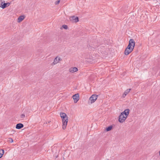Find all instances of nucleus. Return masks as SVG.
I'll return each mask as SVG.
<instances>
[{"instance_id":"nucleus-1","label":"nucleus","mask_w":160,"mask_h":160,"mask_svg":"<svg viewBox=\"0 0 160 160\" xmlns=\"http://www.w3.org/2000/svg\"><path fill=\"white\" fill-rule=\"evenodd\" d=\"M135 42L133 39H130L129 40V44L124 51L125 55H128L133 51L135 46Z\"/></svg>"},{"instance_id":"nucleus-2","label":"nucleus","mask_w":160,"mask_h":160,"mask_svg":"<svg viewBox=\"0 0 160 160\" xmlns=\"http://www.w3.org/2000/svg\"><path fill=\"white\" fill-rule=\"evenodd\" d=\"M98 95H92L90 98L89 100V102H90L91 103L94 102L97 98Z\"/></svg>"},{"instance_id":"nucleus-3","label":"nucleus","mask_w":160,"mask_h":160,"mask_svg":"<svg viewBox=\"0 0 160 160\" xmlns=\"http://www.w3.org/2000/svg\"><path fill=\"white\" fill-rule=\"evenodd\" d=\"M62 128L63 129H65L66 128L67 123L68 122V118H62Z\"/></svg>"},{"instance_id":"nucleus-4","label":"nucleus","mask_w":160,"mask_h":160,"mask_svg":"<svg viewBox=\"0 0 160 160\" xmlns=\"http://www.w3.org/2000/svg\"><path fill=\"white\" fill-rule=\"evenodd\" d=\"M127 117L123 114L121 115V114H120L119 117L118 121L120 123H122L126 120Z\"/></svg>"},{"instance_id":"nucleus-5","label":"nucleus","mask_w":160,"mask_h":160,"mask_svg":"<svg viewBox=\"0 0 160 160\" xmlns=\"http://www.w3.org/2000/svg\"><path fill=\"white\" fill-rule=\"evenodd\" d=\"M70 19L72 22H77L79 21V18L78 17L72 16L70 17Z\"/></svg>"},{"instance_id":"nucleus-6","label":"nucleus","mask_w":160,"mask_h":160,"mask_svg":"<svg viewBox=\"0 0 160 160\" xmlns=\"http://www.w3.org/2000/svg\"><path fill=\"white\" fill-rule=\"evenodd\" d=\"M72 98L73 99L74 102L77 103L79 100V95L78 93H77L72 96Z\"/></svg>"},{"instance_id":"nucleus-7","label":"nucleus","mask_w":160,"mask_h":160,"mask_svg":"<svg viewBox=\"0 0 160 160\" xmlns=\"http://www.w3.org/2000/svg\"><path fill=\"white\" fill-rule=\"evenodd\" d=\"M129 111L130 110L129 109H127L125 110L124 111L122 112L121 114V115L123 114L125 116L127 117L129 115Z\"/></svg>"},{"instance_id":"nucleus-8","label":"nucleus","mask_w":160,"mask_h":160,"mask_svg":"<svg viewBox=\"0 0 160 160\" xmlns=\"http://www.w3.org/2000/svg\"><path fill=\"white\" fill-rule=\"evenodd\" d=\"M62 59L60 58L59 57H57L55 58L54 59V62H53V64L54 65H55L57 63H58L59 61H61Z\"/></svg>"},{"instance_id":"nucleus-9","label":"nucleus","mask_w":160,"mask_h":160,"mask_svg":"<svg viewBox=\"0 0 160 160\" xmlns=\"http://www.w3.org/2000/svg\"><path fill=\"white\" fill-rule=\"evenodd\" d=\"M24 127L23 125L21 123H19L16 124V128L17 129H20Z\"/></svg>"},{"instance_id":"nucleus-10","label":"nucleus","mask_w":160,"mask_h":160,"mask_svg":"<svg viewBox=\"0 0 160 160\" xmlns=\"http://www.w3.org/2000/svg\"><path fill=\"white\" fill-rule=\"evenodd\" d=\"M69 71L71 72H75L78 71V69L76 67L71 68L69 69Z\"/></svg>"},{"instance_id":"nucleus-11","label":"nucleus","mask_w":160,"mask_h":160,"mask_svg":"<svg viewBox=\"0 0 160 160\" xmlns=\"http://www.w3.org/2000/svg\"><path fill=\"white\" fill-rule=\"evenodd\" d=\"M25 18V16L24 15H21L19 16L18 19V22H21Z\"/></svg>"},{"instance_id":"nucleus-12","label":"nucleus","mask_w":160,"mask_h":160,"mask_svg":"<svg viewBox=\"0 0 160 160\" xmlns=\"http://www.w3.org/2000/svg\"><path fill=\"white\" fill-rule=\"evenodd\" d=\"M10 4V3L9 2L5 3V2H4L3 4V6L2 5V8L3 9H4L5 8L9 6Z\"/></svg>"},{"instance_id":"nucleus-13","label":"nucleus","mask_w":160,"mask_h":160,"mask_svg":"<svg viewBox=\"0 0 160 160\" xmlns=\"http://www.w3.org/2000/svg\"><path fill=\"white\" fill-rule=\"evenodd\" d=\"M60 117L62 118V119L65 118H68V117L67 116L66 114L65 113L60 112Z\"/></svg>"},{"instance_id":"nucleus-14","label":"nucleus","mask_w":160,"mask_h":160,"mask_svg":"<svg viewBox=\"0 0 160 160\" xmlns=\"http://www.w3.org/2000/svg\"><path fill=\"white\" fill-rule=\"evenodd\" d=\"M112 127L111 125L106 128V130L107 131H109L112 130Z\"/></svg>"},{"instance_id":"nucleus-15","label":"nucleus","mask_w":160,"mask_h":160,"mask_svg":"<svg viewBox=\"0 0 160 160\" xmlns=\"http://www.w3.org/2000/svg\"><path fill=\"white\" fill-rule=\"evenodd\" d=\"M4 153V150L3 149L0 150V158H2Z\"/></svg>"},{"instance_id":"nucleus-16","label":"nucleus","mask_w":160,"mask_h":160,"mask_svg":"<svg viewBox=\"0 0 160 160\" xmlns=\"http://www.w3.org/2000/svg\"><path fill=\"white\" fill-rule=\"evenodd\" d=\"M130 90H131L130 89H127L124 92V93L125 94L126 93V94L127 95L129 93V92L130 91Z\"/></svg>"},{"instance_id":"nucleus-17","label":"nucleus","mask_w":160,"mask_h":160,"mask_svg":"<svg viewBox=\"0 0 160 160\" xmlns=\"http://www.w3.org/2000/svg\"><path fill=\"white\" fill-rule=\"evenodd\" d=\"M62 27L63 28H64L65 29H68V26L67 25H62Z\"/></svg>"},{"instance_id":"nucleus-18","label":"nucleus","mask_w":160,"mask_h":160,"mask_svg":"<svg viewBox=\"0 0 160 160\" xmlns=\"http://www.w3.org/2000/svg\"><path fill=\"white\" fill-rule=\"evenodd\" d=\"M25 115L23 114H22L20 116V117L22 118H25Z\"/></svg>"},{"instance_id":"nucleus-19","label":"nucleus","mask_w":160,"mask_h":160,"mask_svg":"<svg viewBox=\"0 0 160 160\" xmlns=\"http://www.w3.org/2000/svg\"><path fill=\"white\" fill-rule=\"evenodd\" d=\"M4 2H5L4 1V2H1V3H0V7L2 8V5L3 6V4L4 3Z\"/></svg>"},{"instance_id":"nucleus-20","label":"nucleus","mask_w":160,"mask_h":160,"mask_svg":"<svg viewBox=\"0 0 160 160\" xmlns=\"http://www.w3.org/2000/svg\"><path fill=\"white\" fill-rule=\"evenodd\" d=\"M60 2V0H58L56 2H55V4L56 5H57V4H58L59 2Z\"/></svg>"},{"instance_id":"nucleus-21","label":"nucleus","mask_w":160,"mask_h":160,"mask_svg":"<svg viewBox=\"0 0 160 160\" xmlns=\"http://www.w3.org/2000/svg\"><path fill=\"white\" fill-rule=\"evenodd\" d=\"M126 94H125L124 93H123V94L122 96V97L123 98H125V97L126 96Z\"/></svg>"},{"instance_id":"nucleus-22","label":"nucleus","mask_w":160,"mask_h":160,"mask_svg":"<svg viewBox=\"0 0 160 160\" xmlns=\"http://www.w3.org/2000/svg\"><path fill=\"white\" fill-rule=\"evenodd\" d=\"M10 139L11 140V141L10 140V142H13V140L12 138H10Z\"/></svg>"},{"instance_id":"nucleus-23","label":"nucleus","mask_w":160,"mask_h":160,"mask_svg":"<svg viewBox=\"0 0 160 160\" xmlns=\"http://www.w3.org/2000/svg\"><path fill=\"white\" fill-rule=\"evenodd\" d=\"M4 0H0V3H1V2H4Z\"/></svg>"},{"instance_id":"nucleus-24","label":"nucleus","mask_w":160,"mask_h":160,"mask_svg":"<svg viewBox=\"0 0 160 160\" xmlns=\"http://www.w3.org/2000/svg\"><path fill=\"white\" fill-rule=\"evenodd\" d=\"M159 156H160V151L159 152Z\"/></svg>"}]
</instances>
